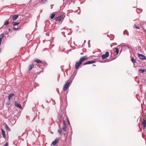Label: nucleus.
Here are the masks:
<instances>
[{
    "label": "nucleus",
    "instance_id": "f257e3e1",
    "mask_svg": "<svg viewBox=\"0 0 146 146\" xmlns=\"http://www.w3.org/2000/svg\"><path fill=\"white\" fill-rule=\"evenodd\" d=\"M87 59V56H85L81 58L78 62H76L75 65V68L76 69H78L79 66L81 64L82 62Z\"/></svg>",
    "mask_w": 146,
    "mask_h": 146
},
{
    "label": "nucleus",
    "instance_id": "f03ea898",
    "mask_svg": "<svg viewBox=\"0 0 146 146\" xmlns=\"http://www.w3.org/2000/svg\"><path fill=\"white\" fill-rule=\"evenodd\" d=\"M72 82V81L70 80H69L68 81L66 82L65 85L64 86L63 90L64 91H66L67 89L69 87L70 84Z\"/></svg>",
    "mask_w": 146,
    "mask_h": 146
},
{
    "label": "nucleus",
    "instance_id": "7ed1b4c3",
    "mask_svg": "<svg viewBox=\"0 0 146 146\" xmlns=\"http://www.w3.org/2000/svg\"><path fill=\"white\" fill-rule=\"evenodd\" d=\"M109 56V53L108 52H107L105 54H104L102 56V59H104Z\"/></svg>",
    "mask_w": 146,
    "mask_h": 146
},
{
    "label": "nucleus",
    "instance_id": "20e7f679",
    "mask_svg": "<svg viewBox=\"0 0 146 146\" xmlns=\"http://www.w3.org/2000/svg\"><path fill=\"white\" fill-rule=\"evenodd\" d=\"M59 140V139L58 138H56L55 140L52 142V145L53 146H55L56 145V143H58Z\"/></svg>",
    "mask_w": 146,
    "mask_h": 146
},
{
    "label": "nucleus",
    "instance_id": "39448f33",
    "mask_svg": "<svg viewBox=\"0 0 146 146\" xmlns=\"http://www.w3.org/2000/svg\"><path fill=\"white\" fill-rule=\"evenodd\" d=\"M95 62V61L94 60H90L86 62H85L83 64V65H86L88 64H90L94 63Z\"/></svg>",
    "mask_w": 146,
    "mask_h": 146
},
{
    "label": "nucleus",
    "instance_id": "423d86ee",
    "mask_svg": "<svg viewBox=\"0 0 146 146\" xmlns=\"http://www.w3.org/2000/svg\"><path fill=\"white\" fill-rule=\"evenodd\" d=\"M139 57L141 59L144 60L146 58L145 56L142 54H138Z\"/></svg>",
    "mask_w": 146,
    "mask_h": 146
},
{
    "label": "nucleus",
    "instance_id": "0eeeda50",
    "mask_svg": "<svg viewBox=\"0 0 146 146\" xmlns=\"http://www.w3.org/2000/svg\"><path fill=\"white\" fill-rule=\"evenodd\" d=\"M63 18V16L62 15H60L57 17L56 18V21H60Z\"/></svg>",
    "mask_w": 146,
    "mask_h": 146
},
{
    "label": "nucleus",
    "instance_id": "6e6552de",
    "mask_svg": "<svg viewBox=\"0 0 146 146\" xmlns=\"http://www.w3.org/2000/svg\"><path fill=\"white\" fill-rule=\"evenodd\" d=\"M15 106H16L18 108H19L21 109L22 108L21 106V105L20 104H19V103H18L16 101L15 102Z\"/></svg>",
    "mask_w": 146,
    "mask_h": 146
},
{
    "label": "nucleus",
    "instance_id": "1a4fd4ad",
    "mask_svg": "<svg viewBox=\"0 0 146 146\" xmlns=\"http://www.w3.org/2000/svg\"><path fill=\"white\" fill-rule=\"evenodd\" d=\"M142 125L143 129H145L146 127V120L143 119L142 122Z\"/></svg>",
    "mask_w": 146,
    "mask_h": 146
},
{
    "label": "nucleus",
    "instance_id": "9d476101",
    "mask_svg": "<svg viewBox=\"0 0 146 146\" xmlns=\"http://www.w3.org/2000/svg\"><path fill=\"white\" fill-rule=\"evenodd\" d=\"M1 131L3 137H4L5 139L6 136L5 131L3 129H1Z\"/></svg>",
    "mask_w": 146,
    "mask_h": 146
},
{
    "label": "nucleus",
    "instance_id": "9b49d317",
    "mask_svg": "<svg viewBox=\"0 0 146 146\" xmlns=\"http://www.w3.org/2000/svg\"><path fill=\"white\" fill-rule=\"evenodd\" d=\"M15 96L13 94L11 93L8 96V99L9 100L13 97H14Z\"/></svg>",
    "mask_w": 146,
    "mask_h": 146
},
{
    "label": "nucleus",
    "instance_id": "f8f14e48",
    "mask_svg": "<svg viewBox=\"0 0 146 146\" xmlns=\"http://www.w3.org/2000/svg\"><path fill=\"white\" fill-rule=\"evenodd\" d=\"M18 15H15L13 16L12 19L13 20H16L18 17Z\"/></svg>",
    "mask_w": 146,
    "mask_h": 146
},
{
    "label": "nucleus",
    "instance_id": "ddd939ff",
    "mask_svg": "<svg viewBox=\"0 0 146 146\" xmlns=\"http://www.w3.org/2000/svg\"><path fill=\"white\" fill-rule=\"evenodd\" d=\"M5 128L7 130V131H10L11 130L9 128V127L6 124H5Z\"/></svg>",
    "mask_w": 146,
    "mask_h": 146
},
{
    "label": "nucleus",
    "instance_id": "4468645a",
    "mask_svg": "<svg viewBox=\"0 0 146 146\" xmlns=\"http://www.w3.org/2000/svg\"><path fill=\"white\" fill-rule=\"evenodd\" d=\"M62 129L63 130L65 131L66 132V131L67 130V128H66V125H63Z\"/></svg>",
    "mask_w": 146,
    "mask_h": 146
},
{
    "label": "nucleus",
    "instance_id": "2eb2a0df",
    "mask_svg": "<svg viewBox=\"0 0 146 146\" xmlns=\"http://www.w3.org/2000/svg\"><path fill=\"white\" fill-rule=\"evenodd\" d=\"M139 71L140 73H143L146 72V70L145 69L143 70L140 69L139 70Z\"/></svg>",
    "mask_w": 146,
    "mask_h": 146
},
{
    "label": "nucleus",
    "instance_id": "dca6fc26",
    "mask_svg": "<svg viewBox=\"0 0 146 146\" xmlns=\"http://www.w3.org/2000/svg\"><path fill=\"white\" fill-rule=\"evenodd\" d=\"M34 66V65L33 64H32L29 66V71L31 70L33 68Z\"/></svg>",
    "mask_w": 146,
    "mask_h": 146
},
{
    "label": "nucleus",
    "instance_id": "f3484780",
    "mask_svg": "<svg viewBox=\"0 0 146 146\" xmlns=\"http://www.w3.org/2000/svg\"><path fill=\"white\" fill-rule=\"evenodd\" d=\"M19 24V23L16 22L15 21H13L12 22V24L14 26H15L18 25Z\"/></svg>",
    "mask_w": 146,
    "mask_h": 146
},
{
    "label": "nucleus",
    "instance_id": "a211bd4d",
    "mask_svg": "<svg viewBox=\"0 0 146 146\" xmlns=\"http://www.w3.org/2000/svg\"><path fill=\"white\" fill-rule=\"evenodd\" d=\"M35 61L37 63H42L41 61L38 59H36L35 60Z\"/></svg>",
    "mask_w": 146,
    "mask_h": 146
},
{
    "label": "nucleus",
    "instance_id": "6ab92c4d",
    "mask_svg": "<svg viewBox=\"0 0 146 146\" xmlns=\"http://www.w3.org/2000/svg\"><path fill=\"white\" fill-rule=\"evenodd\" d=\"M115 50V51L116 53V54H117L119 52V50L118 48H114Z\"/></svg>",
    "mask_w": 146,
    "mask_h": 146
},
{
    "label": "nucleus",
    "instance_id": "aec40b11",
    "mask_svg": "<svg viewBox=\"0 0 146 146\" xmlns=\"http://www.w3.org/2000/svg\"><path fill=\"white\" fill-rule=\"evenodd\" d=\"M9 19H8L7 20V21H6L5 23H4V25H8L9 24V22L8 21L9 20Z\"/></svg>",
    "mask_w": 146,
    "mask_h": 146
},
{
    "label": "nucleus",
    "instance_id": "412c9836",
    "mask_svg": "<svg viewBox=\"0 0 146 146\" xmlns=\"http://www.w3.org/2000/svg\"><path fill=\"white\" fill-rule=\"evenodd\" d=\"M55 16V14H52L50 16V18L51 19H52L54 18Z\"/></svg>",
    "mask_w": 146,
    "mask_h": 146
},
{
    "label": "nucleus",
    "instance_id": "4be33fe9",
    "mask_svg": "<svg viewBox=\"0 0 146 146\" xmlns=\"http://www.w3.org/2000/svg\"><path fill=\"white\" fill-rule=\"evenodd\" d=\"M47 0H41L40 1V3H44Z\"/></svg>",
    "mask_w": 146,
    "mask_h": 146
},
{
    "label": "nucleus",
    "instance_id": "5701e85b",
    "mask_svg": "<svg viewBox=\"0 0 146 146\" xmlns=\"http://www.w3.org/2000/svg\"><path fill=\"white\" fill-rule=\"evenodd\" d=\"M131 60L133 63H135L136 62L134 60V58H131Z\"/></svg>",
    "mask_w": 146,
    "mask_h": 146
},
{
    "label": "nucleus",
    "instance_id": "b1692460",
    "mask_svg": "<svg viewBox=\"0 0 146 146\" xmlns=\"http://www.w3.org/2000/svg\"><path fill=\"white\" fill-rule=\"evenodd\" d=\"M13 29L15 31H17L20 29L19 28H16L15 27H13Z\"/></svg>",
    "mask_w": 146,
    "mask_h": 146
},
{
    "label": "nucleus",
    "instance_id": "393cba45",
    "mask_svg": "<svg viewBox=\"0 0 146 146\" xmlns=\"http://www.w3.org/2000/svg\"><path fill=\"white\" fill-rule=\"evenodd\" d=\"M124 33L125 34H126V35H127V36H129V33H128V32L127 31H126V30H125V31H124Z\"/></svg>",
    "mask_w": 146,
    "mask_h": 146
},
{
    "label": "nucleus",
    "instance_id": "a878e982",
    "mask_svg": "<svg viewBox=\"0 0 146 146\" xmlns=\"http://www.w3.org/2000/svg\"><path fill=\"white\" fill-rule=\"evenodd\" d=\"M58 131L60 135H61V134H62V133H61L62 130L59 129L58 130Z\"/></svg>",
    "mask_w": 146,
    "mask_h": 146
},
{
    "label": "nucleus",
    "instance_id": "bb28decb",
    "mask_svg": "<svg viewBox=\"0 0 146 146\" xmlns=\"http://www.w3.org/2000/svg\"><path fill=\"white\" fill-rule=\"evenodd\" d=\"M4 34L3 33L1 34L0 35V38H1V39H2V38L3 37V36H4Z\"/></svg>",
    "mask_w": 146,
    "mask_h": 146
},
{
    "label": "nucleus",
    "instance_id": "cd10ccee",
    "mask_svg": "<svg viewBox=\"0 0 146 146\" xmlns=\"http://www.w3.org/2000/svg\"><path fill=\"white\" fill-rule=\"evenodd\" d=\"M134 27V28H136V29H139V28L136 25H134V26H133Z\"/></svg>",
    "mask_w": 146,
    "mask_h": 146
},
{
    "label": "nucleus",
    "instance_id": "c85d7f7f",
    "mask_svg": "<svg viewBox=\"0 0 146 146\" xmlns=\"http://www.w3.org/2000/svg\"><path fill=\"white\" fill-rule=\"evenodd\" d=\"M8 145H9V143H8L7 142H6L5 144L3 146H8Z\"/></svg>",
    "mask_w": 146,
    "mask_h": 146
},
{
    "label": "nucleus",
    "instance_id": "c756f323",
    "mask_svg": "<svg viewBox=\"0 0 146 146\" xmlns=\"http://www.w3.org/2000/svg\"><path fill=\"white\" fill-rule=\"evenodd\" d=\"M63 125H66L65 121L63 120Z\"/></svg>",
    "mask_w": 146,
    "mask_h": 146
},
{
    "label": "nucleus",
    "instance_id": "7c9ffc66",
    "mask_svg": "<svg viewBox=\"0 0 146 146\" xmlns=\"http://www.w3.org/2000/svg\"><path fill=\"white\" fill-rule=\"evenodd\" d=\"M2 41V39L1 38H0V45L1 44Z\"/></svg>",
    "mask_w": 146,
    "mask_h": 146
},
{
    "label": "nucleus",
    "instance_id": "2f4dec72",
    "mask_svg": "<svg viewBox=\"0 0 146 146\" xmlns=\"http://www.w3.org/2000/svg\"><path fill=\"white\" fill-rule=\"evenodd\" d=\"M67 121H68V123L70 125V123L69 121L68 120V119H67Z\"/></svg>",
    "mask_w": 146,
    "mask_h": 146
},
{
    "label": "nucleus",
    "instance_id": "473e14b6",
    "mask_svg": "<svg viewBox=\"0 0 146 146\" xmlns=\"http://www.w3.org/2000/svg\"><path fill=\"white\" fill-rule=\"evenodd\" d=\"M8 30L9 31H11V29L10 28L8 29Z\"/></svg>",
    "mask_w": 146,
    "mask_h": 146
},
{
    "label": "nucleus",
    "instance_id": "72a5a7b5",
    "mask_svg": "<svg viewBox=\"0 0 146 146\" xmlns=\"http://www.w3.org/2000/svg\"><path fill=\"white\" fill-rule=\"evenodd\" d=\"M65 29V28H63V29H62L61 30H62L63 29Z\"/></svg>",
    "mask_w": 146,
    "mask_h": 146
},
{
    "label": "nucleus",
    "instance_id": "f704fd0d",
    "mask_svg": "<svg viewBox=\"0 0 146 146\" xmlns=\"http://www.w3.org/2000/svg\"><path fill=\"white\" fill-rule=\"evenodd\" d=\"M134 7V8H135V7Z\"/></svg>",
    "mask_w": 146,
    "mask_h": 146
}]
</instances>
